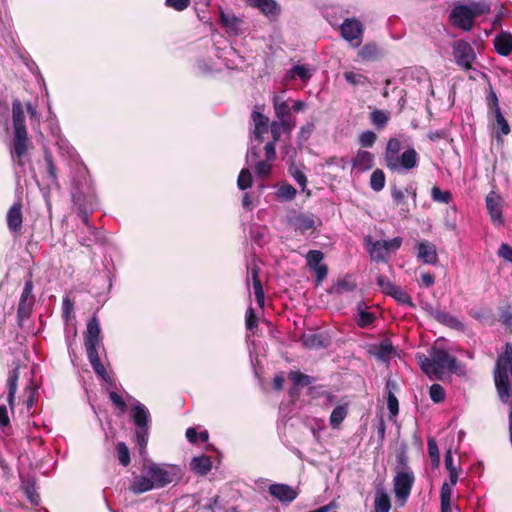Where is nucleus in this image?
I'll return each instance as SVG.
<instances>
[{"label": "nucleus", "mask_w": 512, "mask_h": 512, "mask_svg": "<svg viewBox=\"0 0 512 512\" xmlns=\"http://www.w3.org/2000/svg\"><path fill=\"white\" fill-rule=\"evenodd\" d=\"M253 200L249 193H244L242 196V213H241V225L245 234V239L250 240L247 243L245 250L246 268L248 272L247 287L249 289V307L246 313V343L248 347V353L250 363L254 374L256 375V364L254 362L253 353L256 349L253 328L256 323V316L254 309L251 305V289L256 295V254L254 252V242H256V234L254 231L253 221Z\"/></svg>", "instance_id": "1"}, {"label": "nucleus", "mask_w": 512, "mask_h": 512, "mask_svg": "<svg viewBox=\"0 0 512 512\" xmlns=\"http://www.w3.org/2000/svg\"><path fill=\"white\" fill-rule=\"evenodd\" d=\"M421 370L430 378L442 380L446 373L463 375L465 367L457 362L438 342L428 350V355H417Z\"/></svg>", "instance_id": "2"}, {"label": "nucleus", "mask_w": 512, "mask_h": 512, "mask_svg": "<svg viewBox=\"0 0 512 512\" xmlns=\"http://www.w3.org/2000/svg\"><path fill=\"white\" fill-rule=\"evenodd\" d=\"M12 121L14 137L10 154L13 162L19 168L25 164L24 158L27 154L28 133L25 126L24 106L19 99L12 102Z\"/></svg>", "instance_id": "3"}, {"label": "nucleus", "mask_w": 512, "mask_h": 512, "mask_svg": "<svg viewBox=\"0 0 512 512\" xmlns=\"http://www.w3.org/2000/svg\"><path fill=\"white\" fill-rule=\"evenodd\" d=\"M101 328L96 316L89 319L87 329L84 334V345L90 365L95 374L109 385H114V380L106 371L98 354V348L101 344Z\"/></svg>", "instance_id": "4"}, {"label": "nucleus", "mask_w": 512, "mask_h": 512, "mask_svg": "<svg viewBox=\"0 0 512 512\" xmlns=\"http://www.w3.org/2000/svg\"><path fill=\"white\" fill-rule=\"evenodd\" d=\"M401 142L392 137L388 140L384 153L385 166L392 172L406 174L418 165L419 156L413 147L400 154Z\"/></svg>", "instance_id": "5"}, {"label": "nucleus", "mask_w": 512, "mask_h": 512, "mask_svg": "<svg viewBox=\"0 0 512 512\" xmlns=\"http://www.w3.org/2000/svg\"><path fill=\"white\" fill-rule=\"evenodd\" d=\"M74 204L77 206L78 216L81 218L84 228L81 233L85 235L80 236V244L83 246H90L92 243H100L103 241L101 231L89 223L88 208L92 206L93 194L85 192L78 185L75 187V192L72 194Z\"/></svg>", "instance_id": "6"}, {"label": "nucleus", "mask_w": 512, "mask_h": 512, "mask_svg": "<svg viewBox=\"0 0 512 512\" xmlns=\"http://www.w3.org/2000/svg\"><path fill=\"white\" fill-rule=\"evenodd\" d=\"M509 375L512 376V346L507 343L504 351L498 356L494 369V381L498 396L506 404L510 398V392H512Z\"/></svg>", "instance_id": "7"}, {"label": "nucleus", "mask_w": 512, "mask_h": 512, "mask_svg": "<svg viewBox=\"0 0 512 512\" xmlns=\"http://www.w3.org/2000/svg\"><path fill=\"white\" fill-rule=\"evenodd\" d=\"M131 401V416L135 424V439L139 446L140 454L146 453V447L149 439L150 413L147 407L137 399L129 396Z\"/></svg>", "instance_id": "8"}, {"label": "nucleus", "mask_w": 512, "mask_h": 512, "mask_svg": "<svg viewBox=\"0 0 512 512\" xmlns=\"http://www.w3.org/2000/svg\"><path fill=\"white\" fill-rule=\"evenodd\" d=\"M489 11V6L484 3H473L467 5L455 6L449 16L451 23L464 31H470L477 16Z\"/></svg>", "instance_id": "9"}, {"label": "nucleus", "mask_w": 512, "mask_h": 512, "mask_svg": "<svg viewBox=\"0 0 512 512\" xmlns=\"http://www.w3.org/2000/svg\"><path fill=\"white\" fill-rule=\"evenodd\" d=\"M414 480L413 472L409 470L399 471L394 477V493L401 506L406 503L414 484Z\"/></svg>", "instance_id": "10"}, {"label": "nucleus", "mask_w": 512, "mask_h": 512, "mask_svg": "<svg viewBox=\"0 0 512 512\" xmlns=\"http://www.w3.org/2000/svg\"><path fill=\"white\" fill-rule=\"evenodd\" d=\"M453 56L458 66L464 70L472 68V63L476 59L473 47L466 41L459 40L453 44Z\"/></svg>", "instance_id": "11"}, {"label": "nucleus", "mask_w": 512, "mask_h": 512, "mask_svg": "<svg viewBox=\"0 0 512 512\" xmlns=\"http://www.w3.org/2000/svg\"><path fill=\"white\" fill-rule=\"evenodd\" d=\"M285 90L281 93H273L272 105L276 120L288 122L291 126L296 127V118L291 113V106L288 100L284 98Z\"/></svg>", "instance_id": "12"}, {"label": "nucleus", "mask_w": 512, "mask_h": 512, "mask_svg": "<svg viewBox=\"0 0 512 512\" xmlns=\"http://www.w3.org/2000/svg\"><path fill=\"white\" fill-rule=\"evenodd\" d=\"M342 37L353 47H358L362 42L363 25L355 18L345 19L340 26Z\"/></svg>", "instance_id": "13"}, {"label": "nucleus", "mask_w": 512, "mask_h": 512, "mask_svg": "<svg viewBox=\"0 0 512 512\" xmlns=\"http://www.w3.org/2000/svg\"><path fill=\"white\" fill-rule=\"evenodd\" d=\"M147 473L154 489L163 488L173 481L171 473L157 463H150L143 468Z\"/></svg>", "instance_id": "14"}, {"label": "nucleus", "mask_w": 512, "mask_h": 512, "mask_svg": "<svg viewBox=\"0 0 512 512\" xmlns=\"http://www.w3.org/2000/svg\"><path fill=\"white\" fill-rule=\"evenodd\" d=\"M246 162L249 168H243L237 179V186L240 190H245L252 185L253 177L250 169L256 171V146L250 145L246 155Z\"/></svg>", "instance_id": "15"}, {"label": "nucleus", "mask_w": 512, "mask_h": 512, "mask_svg": "<svg viewBox=\"0 0 512 512\" xmlns=\"http://www.w3.org/2000/svg\"><path fill=\"white\" fill-rule=\"evenodd\" d=\"M270 495L283 505H289L298 497V490L283 483L271 484L268 487Z\"/></svg>", "instance_id": "16"}, {"label": "nucleus", "mask_w": 512, "mask_h": 512, "mask_svg": "<svg viewBox=\"0 0 512 512\" xmlns=\"http://www.w3.org/2000/svg\"><path fill=\"white\" fill-rule=\"evenodd\" d=\"M33 283L31 280H28L24 284V288L21 293L17 316L19 321H23L25 318H28L32 307L34 305V296L32 294Z\"/></svg>", "instance_id": "17"}, {"label": "nucleus", "mask_w": 512, "mask_h": 512, "mask_svg": "<svg viewBox=\"0 0 512 512\" xmlns=\"http://www.w3.org/2000/svg\"><path fill=\"white\" fill-rule=\"evenodd\" d=\"M502 206L503 200L501 196L498 195L496 192L491 191L486 196V207L491 217V220L495 225L503 224L504 220L502 216Z\"/></svg>", "instance_id": "18"}, {"label": "nucleus", "mask_w": 512, "mask_h": 512, "mask_svg": "<svg viewBox=\"0 0 512 512\" xmlns=\"http://www.w3.org/2000/svg\"><path fill=\"white\" fill-rule=\"evenodd\" d=\"M6 222L12 234L18 235L20 233L23 222L22 205L20 202L14 203L9 208L6 215Z\"/></svg>", "instance_id": "19"}, {"label": "nucleus", "mask_w": 512, "mask_h": 512, "mask_svg": "<svg viewBox=\"0 0 512 512\" xmlns=\"http://www.w3.org/2000/svg\"><path fill=\"white\" fill-rule=\"evenodd\" d=\"M417 257L424 264H436L438 261L436 246L428 241L420 242L417 245Z\"/></svg>", "instance_id": "20"}, {"label": "nucleus", "mask_w": 512, "mask_h": 512, "mask_svg": "<svg viewBox=\"0 0 512 512\" xmlns=\"http://www.w3.org/2000/svg\"><path fill=\"white\" fill-rule=\"evenodd\" d=\"M430 314L437 322L447 327L453 328L457 331L465 330L464 324L458 318H456L454 315L450 313L441 311L439 309H431Z\"/></svg>", "instance_id": "21"}, {"label": "nucleus", "mask_w": 512, "mask_h": 512, "mask_svg": "<svg viewBox=\"0 0 512 512\" xmlns=\"http://www.w3.org/2000/svg\"><path fill=\"white\" fill-rule=\"evenodd\" d=\"M277 142L270 141L264 146L265 161H258V177L267 176L272 169V162L276 158L275 144Z\"/></svg>", "instance_id": "22"}, {"label": "nucleus", "mask_w": 512, "mask_h": 512, "mask_svg": "<svg viewBox=\"0 0 512 512\" xmlns=\"http://www.w3.org/2000/svg\"><path fill=\"white\" fill-rule=\"evenodd\" d=\"M374 165V155L366 150H358L352 159V168L357 172L370 170Z\"/></svg>", "instance_id": "23"}, {"label": "nucleus", "mask_w": 512, "mask_h": 512, "mask_svg": "<svg viewBox=\"0 0 512 512\" xmlns=\"http://www.w3.org/2000/svg\"><path fill=\"white\" fill-rule=\"evenodd\" d=\"M302 343L306 348L319 349L328 347L330 345V339L323 333H309L303 335Z\"/></svg>", "instance_id": "24"}, {"label": "nucleus", "mask_w": 512, "mask_h": 512, "mask_svg": "<svg viewBox=\"0 0 512 512\" xmlns=\"http://www.w3.org/2000/svg\"><path fill=\"white\" fill-rule=\"evenodd\" d=\"M220 22L227 33L233 35L239 34L242 21L233 13L220 10Z\"/></svg>", "instance_id": "25"}, {"label": "nucleus", "mask_w": 512, "mask_h": 512, "mask_svg": "<svg viewBox=\"0 0 512 512\" xmlns=\"http://www.w3.org/2000/svg\"><path fill=\"white\" fill-rule=\"evenodd\" d=\"M494 47L501 56H508L512 52V34L502 31L494 38Z\"/></svg>", "instance_id": "26"}, {"label": "nucleus", "mask_w": 512, "mask_h": 512, "mask_svg": "<svg viewBox=\"0 0 512 512\" xmlns=\"http://www.w3.org/2000/svg\"><path fill=\"white\" fill-rule=\"evenodd\" d=\"M313 75V69L308 64H296L292 66L286 73V80H294L299 78L303 82H308Z\"/></svg>", "instance_id": "27"}, {"label": "nucleus", "mask_w": 512, "mask_h": 512, "mask_svg": "<svg viewBox=\"0 0 512 512\" xmlns=\"http://www.w3.org/2000/svg\"><path fill=\"white\" fill-rule=\"evenodd\" d=\"M153 484L147 473L142 471L141 475L135 476L130 483L129 490L136 495L153 490Z\"/></svg>", "instance_id": "28"}, {"label": "nucleus", "mask_w": 512, "mask_h": 512, "mask_svg": "<svg viewBox=\"0 0 512 512\" xmlns=\"http://www.w3.org/2000/svg\"><path fill=\"white\" fill-rule=\"evenodd\" d=\"M391 509V500L387 491L382 487H377L374 499L373 512H389Z\"/></svg>", "instance_id": "29"}, {"label": "nucleus", "mask_w": 512, "mask_h": 512, "mask_svg": "<svg viewBox=\"0 0 512 512\" xmlns=\"http://www.w3.org/2000/svg\"><path fill=\"white\" fill-rule=\"evenodd\" d=\"M258 10L270 20H276L281 7L276 0H258Z\"/></svg>", "instance_id": "30"}, {"label": "nucleus", "mask_w": 512, "mask_h": 512, "mask_svg": "<svg viewBox=\"0 0 512 512\" xmlns=\"http://www.w3.org/2000/svg\"><path fill=\"white\" fill-rule=\"evenodd\" d=\"M491 114L493 115L495 121L494 130L496 138L498 141H501L503 136H506L510 133V126L501 110H497Z\"/></svg>", "instance_id": "31"}, {"label": "nucleus", "mask_w": 512, "mask_h": 512, "mask_svg": "<svg viewBox=\"0 0 512 512\" xmlns=\"http://www.w3.org/2000/svg\"><path fill=\"white\" fill-rule=\"evenodd\" d=\"M368 251L371 256V258L378 262H384L388 259V252L387 248L385 247L386 244H383L381 240L378 241H370L368 240Z\"/></svg>", "instance_id": "32"}, {"label": "nucleus", "mask_w": 512, "mask_h": 512, "mask_svg": "<svg viewBox=\"0 0 512 512\" xmlns=\"http://www.w3.org/2000/svg\"><path fill=\"white\" fill-rule=\"evenodd\" d=\"M212 467L209 456L201 455L194 457L190 462V468L198 475H206Z\"/></svg>", "instance_id": "33"}, {"label": "nucleus", "mask_w": 512, "mask_h": 512, "mask_svg": "<svg viewBox=\"0 0 512 512\" xmlns=\"http://www.w3.org/2000/svg\"><path fill=\"white\" fill-rule=\"evenodd\" d=\"M295 127L291 126L288 122L274 120L269 125V130L272 135V141L278 142L282 133L290 135Z\"/></svg>", "instance_id": "34"}, {"label": "nucleus", "mask_w": 512, "mask_h": 512, "mask_svg": "<svg viewBox=\"0 0 512 512\" xmlns=\"http://www.w3.org/2000/svg\"><path fill=\"white\" fill-rule=\"evenodd\" d=\"M343 78L349 85H351L354 88L363 87L370 84L369 78L358 71H345L343 73Z\"/></svg>", "instance_id": "35"}, {"label": "nucleus", "mask_w": 512, "mask_h": 512, "mask_svg": "<svg viewBox=\"0 0 512 512\" xmlns=\"http://www.w3.org/2000/svg\"><path fill=\"white\" fill-rule=\"evenodd\" d=\"M291 223L297 230H300L301 232H305L315 227L314 216L308 214H299L295 216Z\"/></svg>", "instance_id": "36"}, {"label": "nucleus", "mask_w": 512, "mask_h": 512, "mask_svg": "<svg viewBox=\"0 0 512 512\" xmlns=\"http://www.w3.org/2000/svg\"><path fill=\"white\" fill-rule=\"evenodd\" d=\"M390 113L388 111L375 109L370 113L371 123L378 129H383L389 122Z\"/></svg>", "instance_id": "37"}, {"label": "nucleus", "mask_w": 512, "mask_h": 512, "mask_svg": "<svg viewBox=\"0 0 512 512\" xmlns=\"http://www.w3.org/2000/svg\"><path fill=\"white\" fill-rule=\"evenodd\" d=\"M347 407L344 406V405H338L336 406L331 415H330V425L333 427V428H337L343 421L344 419L346 418L347 416Z\"/></svg>", "instance_id": "38"}, {"label": "nucleus", "mask_w": 512, "mask_h": 512, "mask_svg": "<svg viewBox=\"0 0 512 512\" xmlns=\"http://www.w3.org/2000/svg\"><path fill=\"white\" fill-rule=\"evenodd\" d=\"M393 353L391 343L384 341L375 347L374 355L381 361H389Z\"/></svg>", "instance_id": "39"}, {"label": "nucleus", "mask_w": 512, "mask_h": 512, "mask_svg": "<svg viewBox=\"0 0 512 512\" xmlns=\"http://www.w3.org/2000/svg\"><path fill=\"white\" fill-rule=\"evenodd\" d=\"M385 174L381 169H376L370 176V187L372 190L379 192L385 186Z\"/></svg>", "instance_id": "40"}, {"label": "nucleus", "mask_w": 512, "mask_h": 512, "mask_svg": "<svg viewBox=\"0 0 512 512\" xmlns=\"http://www.w3.org/2000/svg\"><path fill=\"white\" fill-rule=\"evenodd\" d=\"M218 38L220 39H223V43H226V40L223 38L222 35L220 34H214L213 35V42H214V45H215V49L217 51V54L216 56L219 58V59H224L226 60V55L228 54H236V51L233 47H231L230 45H225L223 48H220L218 46V44L220 43V41L218 40Z\"/></svg>", "instance_id": "41"}, {"label": "nucleus", "mask_w": 512, "mask_h": 512, "mask_svg": "<svg viewBox=\"0 0 512 512\" xmlns=\"http://www.w3.org/2000/svg\"><path fill=\"white\" fill-rule=\"evenodd\" d=\"M358 55L364 60H376L379 57V50L376 44L369 43L359 50Z\"/></svg>", "instance_id": "42"}, {"label": "nucleus", "mask_w": 512, "mask_h": 512, "mask_svg": "<svg viewBox=\"0 0 512 512\" xmlns=\"http://www.w3.org/2000/svg\"><path fill=\"white\" fill-rule=\"evenodd\" d=\"M288 378L293 382L295 386L305 387L313 382V378L309 375L303 374L299 371H291L288 374Z\"/></svg>", "instance_id": "43"}, {"label": "nucleus", "mask_w": 512, "mask_h": 512, "mask_svg": "<svg viewBox=\"0 0 512 512\" xmlns=\"http://www.w3.org/2000/svg\"><path fill=\"white\" fill-rule=\"evenodd\" d=\"M296 193H297V191L292 185L283 184L278 188L276 195H277L278 199H281L284 201H291L295 198Z\"/></svg>", "instance_id": "44"}, {"label": "nucleus", "mask_w": 512, "mask_h": 512, "mask_svg": "<svg viewBox=\"0 0 512 512\" xmlns=\"http://www.w3.org/2000/svg\"><path fill=\"white\" fill-rule=\"evenodd\" d=\"M288 172L290 176L301 186L302 190H304L307 185V178L299 167L292 163L288 168Z\"/></svg>", "instance_id": "45"}, {"label": "nucleus", "mask_w": 512, "mask_h": 512, "mask_svg": "<svg viewBox=\"0 0 512 512\" xmlns=\"http://www.w3.org/2000/svg\"><path fill=\"white\" fill-rule=\"evenodd\" d=\"M17 381H18V370L15 369L13 373L8 377L7 386H8V402L12 406L14 402L15 393L17 391Z\"/></svg>", "instance_id": "46"}, {"label": "nucleus", "mask_w": 512, "mask_h": 512, "mask_svg": "<svg viewBox=\"0 0 512 512\" xmlns=\"http://www.w3.org/2000/svg\"><path fill=\"white\" fill-rule=\"evenodd\" d=\"M116 451L118 454L119 462L122 466H128L130 464V452L127 445L124 442H118L116 445Z\"/></svg>", "instance_id": "47"}, {"label": "nucleus", "mask_w": 512, "mask_h": 512, "mask_svg": "<svg viewBox=\"0 0 512 512\" xmlns=\"http://www.w3.org/2000/svg\"><path fill=\"white\" fill-rule=\"evenodd\" d=\"M324 254L320 250H310L306 255L307 266L311 269L316 268L321 264Z\"/></svg>", "instance_id": "48"}, {"label": "nucleus", "mask_w": 512, "mask_h": 512, "mask_svg": "<svg viewBox=\"0 0 512 512\" xmlns=\"http://www.w3.org/2000/svg\"><path fill=\"white\" fill-rule=\"evenodd\" d=\"M428 454L432 461L433 466H438L440 463V454L437 442L434 438L430 437L428 438Z\"/></svg>", "instance_id": "49"}, {"label": "nucleus", "mask_w": 512, "mask_h": 512, "mask_svg": "<svg viewBox=\"0 0 512 512\" xmlns=\"http://www.w3.org/2000/svg\"><path fill=\"white\" fill-rule=\"evenodd\" d=\"M431 197L435 202L447 204L451 199V193L449 191H442L439 187L434 186L431 189Z\"/></svg>", "instance_id": "50"}, {"label": "nucleus", "mask_w": 512, "mask_h": 512, "mask_svg": "<svg viewBox=\"0 0 512 512\" xmlns=\"http://www.w3.org/2000/svg\"><path fill=\"white\" fill-rule=\"evenodd\" d=\"M389 296L393 297L400 304L413 306L411 297L399 286H397Z\"/></svg>", "instance_id": "51"}, {"label": "nucleus", "mask_w": 512, "mask_h": 512, "mask_svg": "<svg viewBox=\"0 0 512 512\" xmlns=\"http://www.w3.org/2000/svg\"><path fill=\"white\" fill-rule=\"evenodd\" d=\"M430 398L435 403H441L444 401L446 393L444 388L440 384H433L429 389Z\"/></svg>", "instance_id": "52"}, {"label": "nucleus", "mask_w": 512, "mask_h": 512, "mask_svg": "<svg viewBox=\"0 0 512 512\" xmlns=\"http://www.w3.org/2000/svg\"><path fill=\"white\" fill-rule=\"evenodd\" d=\"M376 139H377L376 133H374L371 130H366L360 134L359 144L362 147L370 148L375 144Z\"/></svg>", "instance_id": "53"}, {"label": "nucleus", "mask_w": 512, "mask_h": 512, "mask_svg": "<svg viewBox=\"0 0 512 512\" xmlns=\"http://www.w3.org/2000/svg\"><path fill=\"white\" fill-rule=\"evenodd\" d=\"M44 159H45L46 166H47V175H48L49 179L53 183L56 184L57 183V169L54 165L52 155L46 151Z\"/></svg>", "instance_id": "54"}, {"label": "nucleus", "mask_w": 512, "mask_h": 512, "mask_svg": "<svg viewBox=\"0 0 512 512\" xmlns=\"http://www.w3.org/2000/svg\"><path fill=\"white\" fill-rule=\"evenodd\" d=\"M377 285L381 288L382 292L386 295H390L393 290L397 287L394 283H392L387 277L383 275H379L376 279Z\"/></svg>", "instance_id": "55"}, {"label": "nucleus", "mask_w": 512, "mask_h": 512, "mask_svg": "<svg viewBox=\"0 0 512 512\" xmlns=\"http://www.w3.org/2000/svg\"><path fill=\"white\" fill-rule=\"evenodd\" d=\"M109 399L112 404L120 410L121 413H125L127 411L126 402L117 392L111 391L109 393Z\"/></svg>", "instance_id": "56"}, {"label": "nucleus", "mask_w": 512, "mask_h": 512, "mask_svg": "<svg viewBox=\"0 0 512 512\" xmlns=\"http://www.w3.org/2000/svg\"><path fill=\"white\" fill-rule=\"evenodd\" d=\"M487 106L489 114L497 110H501L499 106L498 97L492 89L490 90V93L487 96Z\"/></svg>", "instance_id": "57"}, {"label": "nucleus", "mask_w": 512, "mask_h": 512, "mask_svg": "<svg viewBox=\"0 0 512 512\" xmlns=\"http://www.w3.org/2000/svg\"><path fill=\"white\" fill-rule=\"evenodd\" d=\"M191 0H165V5L176 11H183L190 5Z\"/></svg>", "instance_id": "58"}, {"label": "nucleus", "mask_w": 512, "mask_h": 512, "mask_svg": "<svg viewBox=\"0 0 512 512\" xmlns=\"http://www.w3.org/2000/svg\"><path fill=\"white\" fill-rule=\"evenodd\" d=\"M453 494V486L449 485L448 482H444L440 491L441 503L451 502Z\"/></svg>", "instance_id": "59"}, {"label": "nucleus", "mask_w": 512, "mask_h": 512, "mask_svg": "<svg viewBox=\"0 0 512 512\" xmlns=\"http://www.w3.org/2000/svg\"><path fill=\"white\" fill-rule=\"evenodd\" d=\"M197 68L203 75H209L215 70L214 63L211 60L206 61L204 59L197 61Z\"/></svg>", "instance_id": "60"}, {"label": "nucleus", "mask_w": 512, "mask_h": 512, "mask_svg": "<svg viewBox=\"0 0 512 512\" xmlns=\"http://www.w3.org/2000/svg\"><path fill=\"white\" fill-rule=\"evenodd\" d=\"M383 244H386L387 252L390 254L391 252L397 251L402 245L401 237H394L391 240H381Z\"/></svg>", "instance_id": "61"}, {"label": "nucleus", "mask_w": 512, "mask_h": 512, "mask_svg": "<svg viewBox=\"0 0 512 512\" xmlns=\"http://www.w3.org/2000/svg\"><path fill=\"white\" fill-rule=\"evenodd\" d=\"M387 408L391 416H396L399 412V403L395 394L387 395Z\"/></svg>", "instance_id": "62"}, {"label": "nucleus", "mask_w": 512, "mask_h": 512, "mask_svg": "<svg viewBox=\"0 0 512 512\" xmlns=\"http://www.w3.org/2000/svg\"><path fill=\"white\" fill-rule=\"evenodd\" d=\"M374 321V316L372 313L360 310L359 311V320L358 323L361 327H365L370 325Z\"/></svg>", "instance_id": "63"}, {"label": "nucleus", "mask_w": 512, "mask_h": 512, "mask_svg": "<svg viewBox=\"0 0 512 512\" xmlns=\"http://www.w3.org/2000/svg\"><path fill=\"white\" fill-rule=\"evenodd\" d=\"M498 255L504 260L512 262V247L505 243L501 244L498 249Z\"/></svg>", "instance_id": "64"}]
</instances>
